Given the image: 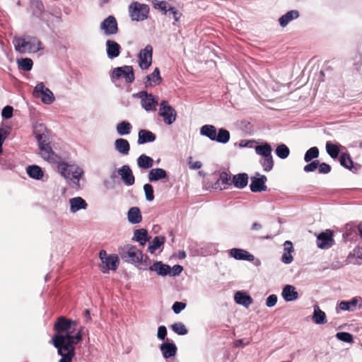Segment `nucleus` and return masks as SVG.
<instances>
[{
	"label": "nucleus",
	"instance_id": "nucleus-34",
	"mask_svg": "<svg viewBox=\"0 0 362 362\" xmlns=\"http://www.w3.org/2000/svg\"><path fill=\"white\" fill-rule=\"evenodd\" d=\"M232 182L235 187L243 189L247 185L248 175L247 173H239L233 176Z\"/></svg>",
	"mask_w": 362,
	"mask_h": 362
},
{
	"label": "nucleus",
	"instance_id": "nucleus-19",
	"mask_svg": "<svg viewBox=\"0 0 362 362\" xmlns=\"http://www.w3.org/2000/svg\"><path fill=\"white\" fill-rule=\"evenodd\" d=\"M149 270L156 272L158 276H165L170 274L171 267L160 261H157L149 267Z\"/></svg>",
	"mask_w": 362,
	"mask_h": 362
},
{
	"label": "nucleus",
	"instance_id": "nucleus-39",
	"mask_svg": "<svg viewBox=\"0 0 362 362\" xmlns=\"http://www.w3.org/2000/svg\"><path fill=\"white\" fill-rule=\"evenodd\" d=\"M132 129V124L127 121H122L116 126V130L119 135L125 136L130 134Z\"/></svg>",
	"mask_w": 362,
	"mask_h": 362
},
{
	"label": "nucleus",
	"instance_id": "nucleus-8",
	"mask_svg": "<svg viewBox=\"0 0 362 362\" xmlns=\"http://www.w3.org/2000/svg\"><path fill=\"white\" fill-rule=\"evenodd\" d=\"M112 79L123 78L127 83H132L134 81V73L132 66H123L115 68L111 74Z\"/></svg>",
	"mask_w": 362,
	"mask_h": 362
},
{
	"label": "nucleus",
	"instance_id": "nucleus-50",
	"mask_svg": "<svg viewBox=\"0 0 362 362\" xmlns=\"http://www.w3.org/2000/svg\"><path fill=\"white\" fill-rule=\"evenodd\" d=\"M172 330L179 335H185L187 333V329L182 322H175L170 326Z\"/></svg>",
	"mask_w": 362,
	"mask_h": 362
},
{
	"label": "nucleus",
	"instance_id": "nucleus-10",
	"mask_svg": "<svg viewBox=\"0 0 362 362\" xmlns=\"http://www.w3.org/2000/svg\"><path fill=\"white\" fill-rule=\"evenodd\" d=\"M159 115L163 118L166 124H172L176 119L177 114L175 109L166 100L160 103Z\"/></svg>",
	"mask_w": 362,
	"mask_h": 362
},
{
	"label": "nucleus",
	"instance_id": "nucleus-5",
	"mask_svg": "<svg viewBox=\"0 0 362 362\" xmlns=\"http://www.w3.org/2000/svg\"><path fill=\"white\" fill-rule=\"evenodd\" d=\"M129 13L132 21H143L148 18L149 6L147 4L134 1L129 5Z\"/></svg>",
	"mask_w": 362,
	"mask_h": 362
},
{
	"label": "nucleus",
	"instance_id": "nucleus-27",
	"mask_svg": "<svg viewBox=\"0 0 362 362\" xmlns=\"http://www.w3.org/2000/svg\"><path fill=\"white\" fill-rule=\"evenodd\" d=\"M128 221L132 224L139 223L142 221V216L139 207H131L127 212Z\"/></svg>",
	"mask_w": 362,
	"mask_h": 362
},
{
	"label": "nucleus",
	"instance_id": "nucleus-17",
	"mask_svg": "<svg viewBox=\"0 0 362 362\" xmlns=\"http://www.w3.org/2000/svg\"><path fill=\"white\" fill-rule=\"evenodd\" d=\"M162 78L160 75V70L156 68L153 73L147 75L143 80V83L146 88L155 86L161 83Z\"/></svg>",
	"mask_w": 362,
	"mask_h": 362
},
{
	"label": "nucleus",
	"instance_id": "nucleus-20",
	"mask_svg": "<svg viewBox=\"0 0 362 362\" xmlns=\"http://www.w3.org/2000/svg\"><path fill=\"white\" fill-rule=\"evenodd\" d=\"M106 53L109 59H115L119 55L120 45L114 40H107L106 41Z\"/></svg>",
	"mask_w": 362,
	"mask_h": 362
},
{
	"label": "nucleus",
	"instance_id": "nucleus-31",
	"mask_svg": "<svg viewBox=\"0 0 362 362\" xmlns=\"http://www.w3.org/2000/svg\"><path fill=\"white\" fill-rule=\"evenodd\" d=\"M299 17V12L297 10H291L283 15L279 22L281 27H286L291 21Z\"/></svg>",
	"mask_w": 362,
	"mask_h": 362
},
{
	"label": "nucleus",
	"instance_id": "nucleus-60",
	"mask_svg": "<svg viewBox=\"0 0 362 362\" xmlns=\"http://www.w3.org/2000/svg\"><path fill=\"white\" fill-rule=\"evenodd\" d=\"M167 335V329L164 325L159 326L158 328L157 337L160 340H164Z\"/></svg>",
	"mask_w": 362,
	"mask_h": 362
},
{
	"label": "nucleus",
	"instance_id": "nucleus-3",
	"mask_svg": "<svg viewBox=\"0 0 362 362\" xmlns=\"http://www.w3.org/2000/svg\"><path fill=\"white\" fill-rule=\"evenodd\" d=\"M58 171L74 188L79 187V180L83 175V169L76 165H69L65 162H62L57 166Z\"/></svg>",
	"mask_w": 362,
	"mask_h": 362
},
{
	"label": "nucleus",
	"instance_id": "nucleus-44",
	"mask_svg": "<svg viewBox=\"0 0 362 362\" xmlns=\"http://www.w3.org/2000/svg\"><path fill=\"white\" fill-rule=\"evenodd\" d=\"M17 63L18 65V67L25 71H29L32 69L33 62V60L30 58H22L17 60Z\"/></svg>",
	"mask_w": 362,
	"mask_h": 362
},
{
	"label": "nucleus",
	"instance_id": "nucleus-52",
	"mask_svg": "<svg viewBox=\"0 0 362 362\" xmlns=\"http://www.w3.org/2000/svg\"><path fill=\"white\" fill-rule=\"evenodd\" d=\"M144 191L145 193L146 199L148 202H152L154 199L153 189L150 184H145L144 185Z\"/></svg>",
	"mask_w": 362,
	"mask_h": 362
},
{
	"label": "nucleus",
	"instance_id": "nucleus-13",
	"mask_svg": "<svg viewBox=\"0 0 362 362\" xmlns=\"http://www.w3.org/2000/svg\"><path fill=\"white\" fill-rule=\"evenodd\" d=\"M267 178L265 175L257 173L256 176L251 177V183L250 185V190L252 192H259L266 191L267 187L265 185Z\"/></svg>",
	"mask_w": 362,
	"mask_h": 362
},
{
	"label": "nucleus",
	"instance_id": "nucleus-51",
	"mask_svg": "<svg viewBox=\"0 0 362 362\" xmlns=\"http://www.w3.org/2000/svg\"><path fill=\"white\" fill-rule=\"evenodd\" d=\"M139 269L143 270L149 269V267L151 266V261L148 256L143 255L141 252V259L139 257Z\"/></svg>",
	"mask_w": 362,
	"mask_h": 362
},
{
	"label": "nucleus",
	"instance_id": "nucleus-11",
	"mask_svg": "<svg viewBox=\"0 0 362 362\" xmlns=\"http://www.w3.org/2000/svg\"><path fill=\"white\" fill-rule=\"evenodd\" d=\"M153 48L148 45L141 49L139 54V65L141 69H147L152 63Z\"/></svg>",
	"mask_w": 362,
	"mask_h": 362
},
{
	"label": "nucleus",
	"instance_id": "nucleus-63",
	"mask_svg": "<svg viewBox=\"0 0 362 362\" xmlns=\"http://www.w3.org/2000/svg\"><path fill=\"white\" fill-rule=\"evenodd\" d=\"M277 303V296L274 294L270 295L266 300V305L269 308L274 306Z\"/></svg>",
	"mask_w": 362,
	"mask_h": 362
},
{
	"label": "nucleus",
	"instance_id": "nucleus-6",
	"mask_svg": "<svg viewBox=\"0 0 362 362\" xmlns=\"http://www.w3.org/2000/svg\"><path fill=\"white\" fill-rule=\"evenodd\" d=\"M121 258L128 263L136 264L139 262V257L141 259V252L136 247L127 245L119 249Z\"/></svg>",
	"mask_w": 362,
	"mask_h": 362
},
{
	"label": "nucleus",
	"instance_id": "nucleus-42",
	"mask_svg": "<svg viewBox=\"0 0 362 362\" xmlns=\"http://www.w3.org/2000/svg\"><path fill=\"white\" fill-rule=\"evenodd\" d=\"M151 3L155 9L160 11L164 15H167L168 8L172 7L165 1L152 0Z\"/></svg>",
	"mask_w": 362,
	"mask_h": 362
},
{
	"label": "nucleus",
	"instance_id": "nucleus-25",
	"mask_svg": "<svg viewBox=\"0 0 362 362\" xmlns=\"http://www.w3.org/2000/svg\"><path fill=\"white\" fill-rule=\"evenodd\" d=\"M281 296L286 302L293 301L298 298V293L292 285H286L283 288Z\"/></svg>",
	"mask_w": 362,
	"mask_h": 362
},
{
	"label": "nucleus",
	"instance_id": "nucleus-26",
	"mask_svg": "<svg viewBox=\"0 0 362 362\" xmlns=\"http://www.w3.org/2000/svg\"><path fill=\"white\" fill-rule=\"evenodd\" d=\"M115 150L122 155H128L130 151L129 141L122 138L117 139L114 143Z\"/></svg>",
	"mask_w": 362,
	"mask_h": 362
},
{
	"label": "nucleus",
	"instance_id": "nucleus-2",
	"mask_svg": "<svg viewBox=\"0 0 362 362\" xmlns=\"http://www.w3.org/2000/svg\"><path fill=\"white\" fill-rule=\"evenodd\" d=\"M13 45L16 52L22 54L36 53L43 49L42 42L35 36H15Z\"/></svg>",
	"mask_w": 362,
	"mask_h": 362
},
{
	"label": "nucleus",
	"instance_id": "nucleus-47",
	"mask_svg": "<svg viewBox=\"0 0 362 362\" xmlns=\"http://www.w3.org/2000/svg\"><path fill=\"white\" fill-rule=\"evenodd\" d=\"M275 153L279 158L285 159L288 156L290 150L286 145L280 144L276 147Z\"/></svg>",
	"mask_w": 362,
	"mask_h": 362
},
{
	"label": "nucleus",
	"instance_id": "nucleus-1",
	"mask_svg": "<svg viewBox=\"0 0 362 362\" xmlns=\"http://www.w3.org/2000/svg\"><path fill=\"white\" fill-rule=\"evenodd\" d=\"M76 321L66 319L64 317H58L54 323V329L57 332L52 339L53 346L57 349V353L62 358L59 362H72L75 356L74 345L82 339V329L74 335Z\"/></svg>",
	"mask_w": 362,
	"mask_h": 362
},
{
	"label": "nucleus",
	"instance_id": "nucleus-12",
	"mask_svg": "<svg viewBox=\"0 0 362 362\" xmlns=\"http://www.w3.org/2000/svg\"><path fill=\"white\" fill-rule=\"evenodd\" d=\"M100 29L106 35L117 34L118 32V26L116 18L112 16H109L101 22Z\"/></svg>",
	"mask_w": 362,
	"mask_h": 362
},
{
	"label": "nucleus",
	"instance_id": "nucleus-28",
	"mask_svg": "<svg viewBox=\"0 0 362 362\" xmlns=\"http://www.w3.org/2000/svg\"><path fill=\"white\" fill-rule=\"evenodd\" d=\"M235 302L237 304L248 308L253 302L252 298L242 291H237L234 296Z\"/></svg>",
	"mask_w": 362,
	"mask_h": 362
},
{
	"label": "nucleus",
	"instance_id": "nucleus-48",
	"mask_svg": "<svg viewBox=\"0 0 362 362\" xmlns=\"http://www.w3.org/2000/svg\"><path fill=\"white\" fill-rule=\"evenodd\" d=\"M319 156V150L317 147H311L305 153L304 160L305 162H310L314 158H317Z\"/></svg>",
	"mask_w": 362,
	"mask_h": 362
},
{
	"label": "nucleus",
	"instance_id": "nucleus-7",
	"mask_svg": "<svg viewBox=\"0 0 362 362\" xmlns=\"http://www.w3.org/2000/svg\"><path fill=\"white\" fill-rule=\"evenodd\" d=\"M33 95L37 98H40L42 103L45 105H50L55 100L52 91L45 87L42 82L38 83L35 86L33 90Z\"/></svg>",
	"mask_w": 362,
	"mask_h": 362
},
{
	"label": "nucleus",
	"instance_id": "nucleus-18",
	"mask_svg": "<svg viewBox=\"0 0 362 362\" xmlns=\"http://www.w3.org/2000/svg\"><path fill=\"white\" fill-rule=\"evenodd\" d=\"M103 267L101 268V271L103 273H108L109 270L115 271L119 263V259L117 255H110L107 258V260H104L102 262Z\"/></svg>",
	"mask_w": 362,
	"mask_h": 362
},
{
	"label": "nucleus",
	"instance_id": "nucleus-35",
	"mask_svg": "<svg viewBox=\"0 0 362 362\" xmlns=\"http://www.w3.org/2000/svg\"><path fill=\"white\" fill-rule=\"evenodd\" d=\"M216 133V127L211 124H205L200 129V134L208 137L211 141H215Z\"/></svg>",
	"mask_w": 362,
	"mask_h": 362
},
{
	"label": "nucleus",
	"instance_id": "nucleus-22",
	"mask_svg": "<svg viewBox=\"0 0 362 362\" xmlns=\"http://www.w3.org/2000/svg\"><path fill=\"white\" fill-rule=\"evenodd\" d=\"M160 351L164 358L174 357L177 354V346L173 342H164L160 344Z\"/></svg>",
	"mask_w": 362,
	"mask_h": 362
},
{
	"label": "nucleus",
	"instance_id": "nucleus-55",
	"mask_svg": "<svg viewBox=\"0 0 362 362\" xmlns=\"http://www.w3.org/2000/svg\"><path fill=\"white\" fill-rule=\"evenodd\" d=\"M319 165V160H313L310 163L304 166L303 170L306 173L313 172L315 171Z\"/></svg>",
	"mask_w": 362,
	"mask_h": 362
},
{
	"label": "nucleus",
	"instance_id": "nucleus-16",
	"mask_svg": "<svg viewBox=\"0 0 362 362\" xmlns=\"http://www.w3.org/2000/svg\"><path fill=\"white\" fill-rule=\"evenodd\" d=\"M228 255L230 257L237 260H245L252 262L255 260L253 255L250 254L245 250L240 248H232L229 250Z\"/></svg>",
	"mask_w": 362,
	"mask_h": 362
},
{
	"label": "nucleus",
	"instance_id": "nucleus-58",
	"mask_svg": "<svg viewBox=\"0 0 362 362\" xmlns=\"http://www.w3.org/2000/svg\"><path fill=\"white\" fill-rule=\"evenodd\" d=\"M187 162H188L189 168L192 170H198V169H200L202 166V163L200 161L194 162L192 160V157H189L187 159Z\"/></svg>",
	"mask_w": 362,
	"mask_h": 362
},
{
	"label": "nucleus",
	"instance_id": "nucleus-53",
	"mask_svg": "<svg viewBox=\"0 0 362 362\" xmlns=\"http://www.w3.org/2000/svg\"><path fill=\"white\" fill-rule=\"evenodd\" d=\"M336 337L341 341H344V342H347V343H351L353 341L352 334H351L350 333H348V332H338L336 334Z\"/></svg>",
	"mask_w": 362,
	"mask_h": 362
},
{
	"label": "nucleus",
	"instance_id": "nucleus-64",
	"mask_svg": "<svg viewBox=\"0 0 362 362\" xmlns=\"http://www.w3.org/2000/svg\"><path fill=\"white\" fill-rule=\"evenodd\" d=\"M7 136L8 132L2 129H0V154L2 153V145Z\"/></svg>",
	"mask_w": 362,
	"mask_h": 362
},
{
	"label": "nucleus",
	"instance_id": "nucleus-29",
	"mask_svg": "<svg viewBox=\"0 0 362 362\" xmlns=\"http://www.w3.org/2000/svg\"><path fill=\"white\" fill-rule=\"evenodd\" d=\"M168 177L166 171L163 168H153L148 174V179L150 182H156Z\"/></svg>",
	"mask_w": 362,
	"mask_h": 362
},
{
	"label": "nucleus",
	"instance_id": "nucleus-33",
	"mask_svg": "<svg viewBox=\"0 0 362 362\" xmlns=\"http://www.w3.org/2000/svg\"><path fill=\"white\" fill-rule=\"evenodd\" d=\"M312 316L313 321L317 325H324L327 322L325 313L320 310L317 305H314Z\"/></svg>",
	"mask_w": 362,
	"mask_h": 362
},
{
	"label": "nucleus",
	"instance_id": "nucleus-49",
	"mask_svg": "<svg viewBox=\"0 0 362 362\" xmlns=\"http://www.w3.org/2000/svg\"><path fill=\"white\" fill-rule=\"evenodd\" d=\"M260 164L262 165L264 171L269 172L270 171L274 166V160L272 156H269L268 157L262 158L259 160Z\"/></svg>",
	"mask_w": 362,
	"mask_h": 362
},
{
	"label": "nucleus",
	"instance_id": "nucleus-54",
	"mask_svg": "<svg viewBox=\"0 0 362 362\" xmlns=\"http://www.w3.org/2000/svg\"><path fill=\"white\" fill-rule=\"evenodd\" d=\"M168 11L170 12V14L173 15V18L175 21L173 23V25H176V23L180 21V17L182 16V13L176 9L175 7H171L168 8Z\"/></svg>",
	"mask_w": 362,
	"mask_h": 362
},
{
	"label": "nucleus",
	"instance_id": "nucleus-61",
	"mask_svg": "<svg viewBox=\"0 0 362 362\" xmlns=\"http://www.w3.org/2000/svg\"><path fill=\"white\" fill-rule=\"evenodd\" d=\"M183 267L181 265L176 264L174 265L171 268V271L170 272V274L168 275L172 276H176L180 274V273L182 272Z\"/></svg>",
	"mask_w": 362,
	"mask_h": 362
},
{
	"label": "nucleus",
	"instance_id": "nucleus-40",
	"mask_svg": "<svg viewBox=\"0 0 362 362\" xmlns=\"http://www.w3.org/2000/svg\"><path fill=\"white\" fill-rule=\"evenodd\" d=\"M255 149L256 153L260 155L262 158L272 156V149L271 146L267 143H265L263 145L256 146Z\"/></svg>",
	"mask_w": 362,
	"mask_h": 362
},
{
	"label": "nucleus",
	"instance_id": "nucleus-38",
	"mask_svg": "<svg viewBox=\"0 0 362 362\" xmlns=\"http://www.w3.org/2000/svg\"><path fill=\"white\" fill-rule=\"evenodd\" d=\"M133 240L144 245L148 240L147 230L144 228L135 230Z\"/></svg>",
	"mask_w": 362,
	"mask_h": 362
},
{
	"label": "nucleus",
	"instance_id": "nucleus-43",
	"mask_svg": "<svg viewBox=\"0 0 362 362\" xmlns=\"http://www.w3.org/2000/svg\"><path fill=\"white\" fill-rule=\"evenodd\" d=\"M230 140V132L226 129L221 128L218 129L215 141L221 144H226Z\"/></svg>",
	"mask_w": 362,
	"mask_h": 362
},
{
	"label": "nucleus",
	"instance_id": "nucleus-41",
	"mask_svg": "<svg viewBox=\"0 0 362 362\" xmlns=\"http://www.w3.org/2000/svg\"><path fill=\"white\" fill-rule=\"evenodd\" d=\"M165 238L163 236H156L148 245V252L153 254L165 243Z\"/></svg>",
	"mask_w": 362,
	"mask_h": 362
},
{
	"label": "nucleus",
	"instance_id": "nucleus-30",
	"mask_svg": "<svg viewBox=\"0 0 362 362\" xmlns=\"http://www.w3.org/2000/svg\"><path fill=\"white\" fill-rule=\"evenodd\" d=\"M156 138V135L151 131L141 129L138 134V144H144L148 142H153Z\"/></svg>",
	"mask_w": 362,
	"mask_h": 362
},
{
	"label": "nucleus",
	"instance_id": "nucleus-21",
	"mask_svg": "<svg viewBox=\"0 0 362 362\" xmlns=\"http://www.w3.org/2000/svg\"><path fill=\"white\" fill-rule=\"evenodd\" d=\"M69 202L70 204L69 210L71 214H75L81 209H86L88 206L86 202L81 197L71 198Z\"/></svg>",
	"mask_w": 362,
	"mask_h": 362
},
{
	"label": "nucleus",
	"instance_id": "nucleus-32",
	"mask_svg": "<svg viewBox=\"0 0 362 362\" xmlns=\"http://www.w3.org/2000/svg\"><path fill=\"white\" fill-rule=\"evenodd\" d=\"M284 252L281 257V261L285 264H290L292 262L293 258L291 252H293V244L291 241L287 240L284 243Z\"/></svg>",
	"mask_w": 362,
	"mask_h": 362
},
{
	"label": "nucleus",
	"instance_id": "nucleus-62",
	"mask_svg": "<svg viewBox=\"0 0 362 362\" xmlns=\"http://www.w3.org/2000/svg\"><path fill=\"white\" fill-rule=\"evenodd\" d=\"M218 181L221 182L223 185H228L230 181V176L226 172H222L220 174Z\"/></svg>",
	"mask_w": 362,
	"mask_h": 362
},
{
	"label": "nucleus",
	"instance_id": "nucleus-56",
	"mask_svg": "<svg viewBox=\"0 0 362 362\" xmlns=\"http://www.w3.org/2000/svg\"><path fill=\"white\" fill-rule=\"evenodd\" d=\"M13 109L11 106L7 105L4 107L1 111V116L4 119H9L13 115Z\"/></svg>",
	"mask_w": 362,
	"mask_h": 362
},
{
	"label": "nucleus",
	"instance_id": "nucleus-23",
	"mask_svg": "<svg viewBox=\"0 0 362 362\" xmlns=\"http://www.w3.org/2000/svg\"><path fill=\"white\" fill-rule=\"evenodd\" d=\"M358 302H362V298L355 297L349 301H341L338 306L339 308L341 310L354 312L357 310Z\"/></svg>",
	"mask_w": 362,
	"mask_h": 362
},
{
	"label": "nucleus",
	"instance_id": "nucleus-46",
	"mask_svg": "<svg viewBox=\"0 0 362 362\" xmlns=\"http://www.w3.org/2000/svg\"><path fill=\"white\" fill-rule=\"evenodd\" d=\"M340 164L344 168L351 170L353 167V160L350 155L347 153H343L339 158Z\"/></svg>",
	"mask_w": 362,
	"mask_h": 362
},
{
	"label": "nucleus",
	"instance_id": "nucleus-15",
	"mask_svg": "<svg viewBox=\"0 0 362 362\" xmlns=\"http://www.w3.org/2000/svg\"><path fill=\"white\" fill-rule=\"evenodd\" d=\"M117 173L126 185L131 186L134 184L135 178L129 165H122L118 169Z\"/></svg>",
	"mask_w": 362,
	"mask_h": 362
},
{
	"label": "nucleus",
	"instance_id": "nucleus-36",
	"mask_svg": "<svg viewBox=\"0 0 362 362\" xmlns=\"http://www.w3.org/2000/svg\"><path fill=\"white\" fill-rule=\"evenodd\" d=\"M137 165L141 169H149L153 165V159L148 156L142 154L137 158Z\"/></svg>",
	"mask_w": 362,
	"mask_h": 362
},
{
	"label": "nucleus",
	"instance_id": "nucleus-37",
	"mask_svg": "<svg viewBox=\"0 0 362 362\" xmlns=\"http://www.w3.org/2000/svg\"><path fill=\"white\" fill-rule=\"evenodd\" d=\"M26 171L30 177L35 180H40L44 175L42 168L36 165L28 166Z\"/></svg>",
	"mask_w": 362,
	"mask_h": 362
},
{
	"label": "nucleus",
	"instance_id": "nucleus-59",
	"mask_svg": "<svg viewBox=\"0 0 362 362\" xmlns=\"http://www.w3.org/2000/svg\"><path fill=\"white\" fill-rule=\"evenodd\" d=\"M331 171V167L326 163H319L318 172L321 174H327Z\"/></svg>",
	"mask_w": 362,
	"mask_h": 362
},
{
	"label": "nucleus",
	"instance_id": "nucleus-24",
	"mask_svg": "<svg viewBox=\"0 0 362 362\" xmlns=\"http://www.w3.org/2000/svg\"><path fill=\"white\" fill-rule=\"evenodd\" d=\"M33 134L37 143L48 139L46 135L47 128L44 124L35 122L33 124Z\"/></svg>",
	"mask_w": 362,
	"mask_h": 362
},
{
	"label": "nucleus",
	"instance_id": "nucleus-57",
	"mask_svg": "<svg viewBox=\"0 0 362 362\" xmlns=\"http://www.w3.org/2000/svg\"><path fill=\"white\" fill-rule=\"evenodd\" d=\"M186 308V304L182 302H175L173 305L172 309L175 314H179Z\"/></svg>",
	"mask_w": 362,
	"mask_h": 362
},
{
	"label": "nucleus",
	"instance_id": "nucleus-9",
	"mask_svg": "<svg viewBox=\"0 0 362 362\" xmlns=\"http://www.w3.org/2000/svg\"><path fill=\"white\" fill-rule=\"evenodd\" d=\"M136 97L140 98L142 107L146 111L156 110L158 104V98L146 91H141L138 93Z\"/></svg>",
	"mask_w": 362,
	"mask_h": 362
},
{
	"label": "nucleus",
	"instance_id": "nucleus-4",
	"mask_svg": "<svg viewBox=\"0 0 362 362\" xmlns=\"http://www.w3.org/2000/svg\"><path fill=\"white\" fill-rule=\"evenodd\" d=\"M37 144L40 154L42 159L50 163H57L59 165L62 163V157L53 151L49 139L38 142Z\"/></svg>",
	"mask_w": 362,
	"mask_h": 362
},
{
	"label": "nucleus",
	"instance_id": "nucleus-14",
	"mask_svg": "<svg viewBox=\"0 0 362 362\" xmlns=\"http://www.w3.org/2000/svg\"><path fill=\"white\" fill-rule=\"evenodd\" d=\"M332 233L329 230L320 233L317 237V245L320 249H327L334 244Z\"/></svg>",
	"mask_w": 362,
	"mask_h": 362
},
{
	"label": "nucleus",
	"instance_id": "nucleus-45",
	"mask_svg": "<svg viewBox=\"0 0 362 362\" xmlns=\"http://www.w3.org/2000/svg\"><path fill=\"white\" fill-rule=\"evenodd\" d=\"M326 150L327 153L332 158H337L339 156L340 151L339 146L327 141L326 144Z\"/></svg>",
	"mask_w": 362,
	"mask_h": 362
}]
</instances>
